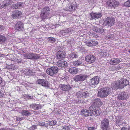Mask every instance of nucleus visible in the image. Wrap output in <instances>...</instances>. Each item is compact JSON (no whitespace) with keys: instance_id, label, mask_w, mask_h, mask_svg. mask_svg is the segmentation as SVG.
Instances as JSON below:
<instances>
[{"instance_id":"28","label":"nucleus","mask_w":130,"mask_h":130,"mask_svg":"<svg viewBox=\"0 0 130 130\" xmlns=\"http://www.w3.org/2000/svg\"><path fill=\"white\" fill-rule=\"evenodd\" d=\"M35 74V72L33 71V70L30 69H28L26 70L25 73V74L26 75L29 76H33Z\"/></svg>"},{"instance_id":"46","label":"nucleus","mask_w":130,"mask_h":130,"mask_svg":"<svg viewBox=\"0 0 130 130\" xmlns=\"http://www.w3.org/2000/svg\"><path fill=\"white\" fill-rule=\"evenodd\" d=\"M24 119V117H17L16 118V120L17 121H20L22 120H23Z\"/></svg>"},{"instance_id":"62","label":"nucleus","mask_w":130,"mask_h":130,"mask_svg":"<svg viewBox=\"0 0 130 130\" xmlns=\"http://www.w3.org/2000/svg\"><path fill=\"white\" fill-rule=\"evenodd\" d=\"M36 127V126H35V125H33L32 127L33 128V129H35V127Z\"/></svg>"},{"instance_id":"36","label":"nucleus","mask_w":130,"mask_h":130,"mask_svg":"<svg viewBox=\"0 0 130 130\" xmlns=\"http://www.w3.org/2000/svg\"><path fill=\"white\" fill-rule=\"evenodd\" d=\"M91 112L92 113H91V116L92 115H93L96 116H97L100 115L99 111L98 110V108L96 109V110H95L93 112Z\"/></svg>"},{"instance_id":"34","label":"nucleus","mask_w":130,"mask_h":130,"mask_svg":"<svg viewBox=\"0 0 130 130\" xmlns=\"http://www.w3.org/2000/svg\"><path fill=\"white\" fill-rule=\"evenodd\" d=\"M6 38L5 36L0 35V43H4L6 41Z\"/></svg>"},{"instance_id":"35","label":"nucleus","mask_w":130,"mask_h":130,"mask_svg":"<svg viewBox=\"0 0 130 130\" xmlns=\"http://www.w3.org/2000/svg\"><path fill=\"white\" fill-rule=\"evenodd\" d=\"M98 108L97 107L95 106V105L92 104L91 106L89 108V109L90 110V111L93 112L95 110H96V109Z\"/></svg>"},{"instance_id":"54","label":"nucleus","mask_w":130,"mask_h":130,"mask_svg":"<svg viewBox=\"0 0 130 130\" xmlns=\"http://www.w3.org/2000/svg\"><path fill=\"white\" fill-rule=\"evenodd\" d=\"M39 125L41 126H44L45 125V124L44 122L42 123H39Z\"/></svg>"},{"instance_id":"57","label":"nucleus","mask_w":130,"mask_h":130,"mask_svg":"<svg viewBox=\"0 0 130 130\" xmlns=\"http://www.w3.org/2000/svg\"><path fill=\"white\" fill-rule=\"evenodd\" d=\"M3 96V93L1 91H0V97H2Z\"/></svg>"},{"instance_id":"14","label":"nucleus","mask_w":130,"mask_h":130,"mask_svg":"<svg viewBox=\"0 0 130 130\" xmlns=\"http://www.w3.org/2000/svg\"><path fill=\"white\" fill-rule=\"evenodd\" d=\"M59 87L62 90L64 91H68L72 89V87L69 84L67 85L64 84H60L59 86Z\"/></svg>"},{"instance_id":"26","label":"nucleus","mask_w":130,"mask_h":130,"mask_svg":"<svg viewBox=\"0 0 130 130\" xmlns=\"http://www.w3.org/2000/svg\"><path fill=\"white\" fill-rule=\"evenodd\" d=\"M92 113L91 111H89L86 109H82L81 110V114L85 116H91Z\"/></svg>"},{"instance_id":"8","label":"nucleus","mask_w":130,"mask_h":130,"mask_svg":"<svg viewBox=\"0 0 130 130\" xmlns=\"http://www.w3.org/2000/svg\"><path fill=\"white\" fill-rule=\"evenodd\" d=\"M78 97L81 98H87L89 96V93L87 91H81L78 92L76 93Z\"/></svg>"},{"instance_id":"1","label":"nucleus","mask_w":130,"mask_h":130,"mask_svg":"<svg viewBox=\"0 0 130 130\" xmlns=\"http://www.w3.org/2000/svg\"><path fill=\"white\" fill-rule=\"evenodd\" d=\"M110 89L105 87L99 89L98 92V96L101 98L106 97L109 94Z\"/></svg>"},{"instance_id":"60","label":"nucleus","mask_w":130,"mask_h":130,"mask_svg":"<svg viewBox=\"0 0 130 130\" xmlns=\"http://www.w3.org/2000/svg\"><path fill=\"white\" fill-rule=\"evenodd\" d=\"M3 29V27L2 26L0 25V31L1 30Z\"/></svg>"},{"instance_id":"47","label":"nucleus","mask_w":130,"mask_h":130,"mask_svg":"<svg viewBox=\"0 0 130 130\" xmlns=\"http://www.w3.org/2000/svg\"><path fill=\"white\" fill-rule=\"evenodd\" d=\"M63 129L66 130H68L70 129V128L68 126H64L63 127Z\"/></svg>"},{"instance_id":"52","label":"nucleus","mask_w":130,"mask_h":130,"mask_svg":"<svg viewBox=\"0 0 130 130\" xmlns=\"http://www.w3.org/2000/svg\"><path fill=\"white\" fill-rule=\"evenodd\" d=\"M22 60L21 58H20L19 59H17V60H16L17 62L19 63H20L21 61Z\"/></svg>"},{"instance_id":"21","label":"nucleus","mask_w":130,"mask_h":130,"mask_svg":"<svg viewBox=\"0 0 130 130\" xmlns=\"http://www.w3.org/2000/svg\"><path fill=\"white\" fill-rule=\"evenodd\" d=\"M56 65L59 67H65L67 66V63L64 61L59 60L56 63Z\"/></svg>"},{"instance_id":"16","label":"nucleus","mask_w":130,"mask_h":130,"mask_svg":"<svg viewBox=\"0 0 130 130\" xmlns=\"http://www.w3.org/2000/svg\"><path fill=\"white\" fill-rule=\"evenodd\" d=\"M122 61V59L118 58H115L111 59L109 61L110 64L112 65L118 64Z\"/></svg>"},{"instance_id":"59","label":"nucleus","mask_w":130,"mask_h":130,"mask_svg":"<svg viewBox=\"0 0 130 130\" xmlns=\"http://www.w3.org/2000/svg\"><path fill=\"white\" fill-rule=\"evenodd\" d=\"M119 4V3L118 2H117L115 1L114 2V4H113V5L115 6L116 5H118Z\"/></svg>"},{"instance_id":"42","label":"nucleus","mask_w":130,"mask_h":130,"mask_svg":"<svg viewBox=\"0 0 130 130\" xmlns=\"http://www.w3.org/2000/svg\"><path fill=\"white\" fill-rule=\"evenodd\" d=\"M9 66L10 67H9V68L11 69L14 70L16 69V68L15 67V65L13 64H10V65H8V67Z\"/></svg>"},{"instance_id":"20","label":"nucleus","mask_w":130,"mask_h":130,"mask_svg":"<svg viewBox=\"0 0 130 130\" xmlns=\"http://www.w3.org/2000/svg\"><path fill=\"white\" fill-rule=\"evenodd\" d=\"M73 31L72 28H69L66 29L65 30L61 31L60 33V34L66 36L67 35L70 34Z\"/></svg>"},{"instance_id":"41","label":"nucleus","mask_w":130,"mask_h":130,"mask_svg":"<svg viewBox=\"0 0 130 130\" xmlns=\"http://www.w3.org/2000/svg\"><path fill=\"white\" fill-rule=\"evenodd\" d=\"M7 4H6V3L5 4H3V3H1L0 4V9H1L2 8H6V7L7 6Z\"/></svg>"},{"instance_id":"51","label":"nucleus","mask_w":130,"mask_h":130,"mask_svg":"<svg viewBox=\"0 0 130 130\" xmlns=\"http://www.w3.org/2000/svg\"><path fill=\"white\" fill-rule=\"evenodd\" d=\"M92 36L93 37H95V38H97L98 37V35L95 34H94Z\"/></svg>"},{"instance_id":"43","label":"nucleus","mask_w":130,"mask_h":130,"mask_svg":"<svg viewBox=\"0 0 130 130\" xmlns=\"http://www.w3.org/2000/svg\"><path fill=\"white\" fill-rule=\"evenodd\" d=\"M39 57V55L37 54H33L32 55V59H38Z\"/></svg>"},{"instance_id":"53","label":"nucleus","mask_w":130,"mask_h":130,"mask_svg":"<svg viewBox=\"0 0 130 130\" xmlns=\"http://www.w3.org/2000/svg\"><path fill=\"white\" fill-rule=\"evenodd\" d=\"M0 60L2 59L3 58L4 55L2 54H0Z\"/></svg>"},{"instance_id":"23","label":"nucleus","mask_w":130,"mask_h":130,"mask_svg":"<svg viewBox=\"0 0 130 130\" xmlns=\"http://www.w3.org/2000/svg\"><path fill=\"white\" fill-rule=\"evenodd\" d=\"M42 107V106L40 104H32L30 106V107L35 110H39Z\"/></svg>"},{"instance_id":"4","label":"nucleus","mask_w":130,"mask_h":130,"mask_svg":"<svg viewBox=\"0 0 130 130\" xmlns=\"http://www.w3.org/2000/svg\"><path fill=\"white\" fill-rule=\"evenodd\" d=\"M115 20L114 18L108 17L105 20L104 24L107 26H111L114 24Z\"/></svg>"},{"instance_id":"9","label":"nucleus","mask_w":130,"mask_h":130,"mask_svg":"<svg viewBox=\"0 0 130 130\" xmlns=\"http://www.w3.org/2000/svg\"><path fill=\"white\" fill-rule=\"evenodd\" d=\"M120 89H122L129 84L128 80L126 79L122 78L119 82Z\"/></svg>"},{"instance_id":"33","label":"nucleus","mask_w":130,"mask_h":130,"mask_svg":"<svg viewBox=\"0 0 130 130\" xmlns=\"http://www.w3.org/2000/svg\"><path fill=\"white\" fill-rule=\"evenodd\" d=\"M33 53L25 54L24 55V57L26 59H32Z\"/></svg>"},{"instance_id":"44","label":"nucleus","mask_w":130,"mask_h":130,"mask_svg":"<svg viewBox=\"0 0 130 130\" xmlns=\"http://www.w3.org/2000/svg\"><path fill=\"white\" fill-rule=\"evenodd\" d=\"M113 67L114 68L115 70H118L119 69H121V67L119 66H114Z\"/></svg>"},{"instance_id":"50","label":"nucleus","mask_w":130,"mask_h":130,"mask_svg":"<svg viewBox=\"0 0 130 130\" xmlns=\"http://www.w3.org/2000/svg\"><path fill=\"white\" fill-rule=\"evenodd\" d=\"M26 97L28 99H33V98L32 96H29V95H27L26 96Z\"/></svg>"},{"instance_id":"38","label":"nucleus","mask_w":130,"mask_h":130,"mask_svg":"<svg viewBox=\"0 0 130 130\" xmlns=\"http://www.w3.org/2000/svg\"><path fill=\"white\" fill-rule=\"evenodd\" d=\"M124 5L126 7H130V0H128L125 2L124 4Z\"/></svg>"},{"instance_id":"17","label":"nucleus","mask_w":130,"mask_h":130,"mask_svg":"<svg viewBox=\"0 0 130 130\" xmlns=\"http://www.w3.org/2000/svg\"><path fill=\"white\" fill-rule=\"evenodd\" d=\"M22 14L21 11L18 10H15L12 12V16L13 19H17L21 17Z\"/></svg>"},{"instance_id":"55","label":"nucleus","mask_w":130,"mask_h":130,"mask_svg":"<svg viewBox=\"0 0 130 130\" xmlns=\"http://www.w3.org/2000/svg\"><path fill=\"white\" fill-rule=\"evenodd\" d=\"M88 130H94V128L93 127H90L88 128Z\"/></svg>"},{"instance_id":"24","label":"nucleus","mask_w":130,"mask_h":130,"mask_svg":"<svg viewBox=\"0 0 130 130\" xmlns=\"http://www.w3.org/2000/svg\"><path fill=\"white\" fill-rule=\"evenodd\" d=\"M65 52L63 51H59L57 53L56 57L57 59H62L65 57Z\"/></svg>"},{"instance_id":"56","label":"nucleus","mask_w":130,"mask_h":130,"mask_svg":"<svg viewBox=\"0 0 130 130\" xmlns=\"http://www.w3.org/2000/svg\"><path fill=\"white\" fill-rule=\"evenodd\" d=\"M121 130H127V129L126 127H123L122 128Z\"/></svg>"},{"instance_id":"61","label":"nucleus","mask_w":130,"mask_h":130,"mask_svg":"<svg viewBox=\"0 0 130 130\" xmlns=\"http://www.w3.org/2000/svg\"><path fill=\"white\" fill-rule=\"evenodd\" d=\"M2 79L0 76V84L2 83Z\"/></svg>"},{"instance_id":"49","label":"nucleus","mask_w":130,"mask_h":130,"mask_svg":"<svg viewBox=\"0 0 130 130\" xmlns=\"http://www.w3.org/2000/svg\"><path fill=\"white\" fill-rule=\"evenodd\" d=\"M69 57L71 59H72L73 58V53H72L69 55Z\"/></svg>"},{"instance_id":"58","label":"nucleus","mask_w":130,"mask_h":130,"mask_svg":"<svg viewBox=\"0 0 130 130\" xmlns=\"http://www.w3.org/2000/svg\"><path fill=\"white\" fill-rule=\"evenodd\" d=\"M78 55L73 53V58H77L78 57Z\"/></svg>"},{"instance_id":"31","label":"nucleus","mask_w":130,"mask_h":130,"mask_svg":"<svg viewBox=\"0 0 130 130\" xmlns=\"http://www.w3.org/2000/svg\"><path fill=\"white\" fill-rule=\"evenodd\" d=\"M119 85V81H116L112 84V87L117 89L118 88H120Z\"/></svg>"},{"instance_id":"13","label":"nucleus","mask_w":130,"mask_h":130,"mask_svg":"<svg viewBox=\"0 0 130 130\" xmlns=\"http://www.w3.org/2000/svg\"><path fill=\"white\" fill-rule=\"evenodd\" d=\"M87 77V75L80 74L76 75L74 78L73 79L76 82L81 81L85 80Z\"/></svg>"},{"instance_id":"30","label":"nucleus","mask_w":130,"mask_h":130,"mask_svg":"<svg viewBox=\"0 0 130 130\" xmlns=\"http://www.w3.org/2000/svg\"><path fill=\"white\" fill-rule=\"evenodd\" d=\"M73 65L76 67H77L80 66H83L84 65L83 63L80 61L78 60H76L73 62Z\"/></svg>"},{"instance_id":"11","label":"nucleus","mask_w":130,"mask_h":130,"mask_svg":"<svg viewBox=\"0 0 130 130\" xmlns=\"http://www.w3.org/2000/svg\"><path fill=\"white\" fill-rule=\"evenodd\" d=\"M95 57L92 55H89L86 56L85 58V61L89 63H93L95 62Z\"/></svg>"},{"instance_id":"7","label":"nucleus","mask_w":130,"mask_h":130,"mask_svg":"<svg viewBox=\"0 0 130 130\" xmlns=\"http://www.w3.org/2000/svg\"><path fill=\"white\" fill-rule=\"evenodd\" d=\"M37 84H40L42 86L46 88H49L50 83L46 80L42 79H37L36 82Z\"/></svg>"},{"instance_id":"15","label":"nucleus","mask_w":130,"mask_h":130,"mask_svg":"<svg viewBox=\"0 0 130 130\" xmlns=\"http://www.w3.org/2000/svg\"><path fill=\"white\" fill-rule=\"evenodd\" d=\"M15 29L18 31L23 30L24 28L23 23L20 21L18 22L15 25Z\"/></svg>"},{"instance_id":"40","label":"nucleus","mask_w":130,"mask_h":130,"mask_svg":"<svg viewBox=\"0 0 130 130\" xmlns=\"http://www.w3.org/2000/svg\"><path fill=\"white\" fill-rule=\"evenodd\" d=\"M56 123V122L55 121L53 120L50 121L48 123V124L50 125L51 126L55 125Z\"/></svg>"},{"instance_id":"12","label":"nucleus","mask_w":130,"mask_h":130,"mask_svg":"<svg viewBox=\"0 0 130 130\" xmlns=\"http://www.w3.org/2000/svg\"><path fill=\"white\" fill-rule=\"evenodd\" d=\"M102 16L101 13L91 12L89 15V18L90 20L100 18Z\"/></svg>"},{"instance_id":"63","label":"nucleus","mask_w":130,"mask_h":130,"mask_svg":"<svg viewBox=\"0 0 130 130\" xmlns=\"http://www.w3.org/2000/svg\"><path fill=\"white\" fill-rule=\"evenodd\" d=\"M26 52L25 51H24V50H22V53H25Z\"/></svg>"},{"instance_id":"64","label":"nucleus","mask_w":130,"mask_h":130,"mask_svg":"<svg viewBox=\"0 0 130 130\" xmlns=\"http://www.w3.org/2000/svg\"><path fill=\"white\" fill-rule=\"evenodd\" d=\"M128 78L130 79V73L129 74L128 76Z\"/></svg>"},{"instance_id":"45","label":"nucleus","mask_w":130,"mask_h":130,"mask_svg":"<svg viewBox=\"0 0 130 130\" xmlns=\"http://www.w3.org/2000/svg\"><path fill=\"white\" fill-rule=\"evenodd\" d=\"M12 3V2L10 0H7L6 4H7V6H8L10 5H11Z\"/></svg>"},{"instance_id":"3","label":"nucleus","mask_w":130,"mask_h":130,"mask_svg":"<svg viewBox=\"0 0 130 130\" xmlns=\"http://www.w3.org/2000/svg\"><path fill=\"white\" fill-rule=\"evenodd\" d=\"M58 69L57 67H51L46 70V73L50 76H53L56 74L58 72Z\"/></svg>"},{"instance_id":"29","label":"nucleus","mask_w":130,"mask_h":130,"mask_svg":"<svg viewBox=\"0 0 130 130\" xmlns=\"http://www.w3.org/2000/svg\"><path fill=\"white\" fill-rule=\"evenodd\" d=\"M69 72L70 73L72 74H76L78 71L77 69L76 68H72L69 70Z\"/></svg>"},{"instance_id":"48","label":"nucleus","mask_w":130,"mask_h":130,"mask_svg":"<svg viewBox=\"0 0 130 130\" xmlns=\"http://www.w3.org/2000/svg\"><path fill=\"white\" fill-rule=\"evenodd\" d=\"M21 5L20 3H18L16 4L15 5L14 8L15 9H17L18 7L19 6H20Z\"/></svg>"},{"instance_id":"10","label":"nucleus","mask_w":130,"mask_h":130,"mask_svg":"<svg viewBox=\"0 0 130 130\" xmlns=\"http://www.w3.org/2000/svg\"><path fill=\"white\" fill-rule=\"evenodd\" d=\"M77 8L76 3L75 2H73L71 4L68 5V6L64 8L66 11H71L75 10Z\"/></svg>"},{"instance_id":"2","label":"nucleus","mask_w":130,"mask_h":130,"mask_svg":"<svg viewBox=\"0 0 130 130\" xmlns=\"http://www.w3.org/2000/svg\"><path fill=\"white\" fill-rule=\"evenodd\" d=\"M50 8L48 6H45L42 8L41 10L40 18L42 20L48 18L50 14Z\"/></svg>"},{"instance_id":"32","label":"nucleus","mask_w":130,"mask_h":130,"mask_svg":"<svg viewBox=\"0 0 130 130\" xmlns=\"http://www.w3.org/2000/svg\"><path fill=\"white\" fill-rule=\"evenodd\" d=\"M21 113L23 116H28L31 115L30 112L28 110H23L21 112Z\"/></svg>"},{"instance_id":"39","label":"nucleus","mask_w":130,"mask_h":130,"mask_svg":"<svg viewBox=\"0 0 130 130\" xmlns=\"http://www.w3.org/2000/svg\"><path fill=\"white\" fill-rule=\"evenodd\" d=\"M107 5L110 7H114V5L113 4V3H112L110 1H108L106 3Z\"/></svg>"},{"instance_id":"18","label":"nucleus","mask_w":130,"mask_h":130,"mask_svg":"<svg viewBox=\"0 0 130 130\" xmlns=\"http://www.w3.org/2000/svg\"><path fill=\"white\" fill-rule=\"evenodd\" d=\"M92 102L93 104L98 107L101 106L103 104V102L99 98H97L92 100Z\"/></svg>"},{"instance_id":"5","label":"nucleus","mask_w":130,"mask_h":130,"mask_svg":"<svg viewBox=\"0 0 130 130\" xmlns=\"http://www.w3.org/2000/svg\"><path fill=\"white\" fill-rule=\"evenodd\" d=\"M100 77L98 76H95L91 79L89 82V85L92 87H94L98 84L100 80Z\"/></svg>"},{"instance_id":"19","label":"nucleus","mask_w":130,"mask_h":130,"mask_svg":"<svg viewBox=\"0 0 130 130\" xmlns=\"http://www.w3.org/2000/svg\"><path fill=\"white\" fill-rule=\"evenodd\" d=\"M128 97L127 93L123 92H122L120 94L118 95V98L120 100H124L127 99Z\"/></svg>"},{"instance_id":"37","label":"nucleus","mask_w":130,"mask_h":130,"mask_svg":"<svg viewBox=\"0 0 130 130\" xmlns=\"http://www.w3.org/2000/svg\"><path fill=\"white\" fill-rule=\"evenodd\" d=\"M47 40L50 42H54L56 41L55 39L52 37H49L47 38Z\"/></svg>"},{"instance_id":"25","label":"nucleus","mask_w":130,"mask_h":130,"mask_svg":"<svg viewBox=\"0 0 130 130\" xmlns=\"http://www.w3.org/2000/svg\"><path fill=\"white\" fill-rule=\"evenodd\" d=\"M98 52L101 56L105 57L106 56L108 55V53L105 50L100 49L98 50Z\"/></svg>"},{"instance_id":"6","label":"nucleus","mask_w":130,"mask_h":130,"mask_svg":"<svg viewBox=\"0 0 130 130\" xmlns=\"http://www.w3.org/2000/svg\"><path fill=\"white\" fill-rule=\"evenodd\" d=\"M109 125V121L108 119L105 118L101 121V126L103 130H107Z\"/></svg>"},{"instance_id":"22","label":"nucleus","mask_w":130,"mask_h":130,"mask_svg":"<svg viewBox=\"0 0 130 130\" xmlns=\"http://www.w3.org/2000/svg\"><path fill=\"white\" fill-rule=\"evenodd\" d=\"M92 30L94 31L99 34H102L105 32V29L102 27H97L94 26L92 28Z\"/></svg>"},{"instance_id":"27","label":"nucleus","mask_w":130,"mask_h":130,"mask_svg":"<svg viewBox=\"0 0 130 130\" xmlns=\"http://www.w3.org/2000/svg\"><path fill=\"white\" fill-rule=\"evenodd\" d=\"M86 44L87 45L89 46H91L96 45L98 44V43L94 40H90L87 42Z\"/></svg>"}]
</instances>
